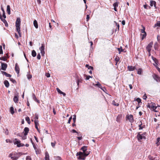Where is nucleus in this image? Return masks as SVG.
<instances>
[{
	"instance_id": "obj_45",
	"label": "nucleus",
	"mask_w": 160,
	"mask_h": 160,
	"mask_svg": "<svg viewBox=\"0 0 160 160\" xmlns=\"http://www.w3.org/2000/svg\"><path fill=\"white\" fill-rule=\"evenodd\" d=\"M37 58L38 59H40L41 58V56L40 54H38L37 56Z\"/></svg>"
},
{
	"instance_id": "obj_51",
	"label": "nucleus",
	"mask_w": 160,
	"mask_h": 160,
	"mask_svg": "<svg viewBox=\"0 0 160 160\" xmlns=\"http://www.w3.org/2000/svg\"><path fill=\"white\" fill-rule=\"evenodd\" d=\"M35 120H37L38 119V115L36 114L35 115Z\"/></svg>"
},
{
	"instance_id": "obj_38",
	"label": "nucleus",
	"mask_w": 160,
	"mask_h": 160,
	"mask_svg": "<svg viewBox=\"0 0 160 160\" xmlns=\"http://www.w3.org/2000/svg\"><path fill=\"white\" fill-rule=\"evenodd\" d=\"M113 6L114 7L116 8L118 6V3L117 2L114 3L113 4Z\"/></svg>"
},
{
	"instance_id": "obj_18",
	"label": "nucleus",
	"mask_w": 160,
	"mask_h": 160,
	"mask_svg": "<svg viewBox=\"0 0 160 160\" xmlns=\"http://www.w3.org/2000/svg\"><path fill=\"white\" fill-rule=\"evenodd\" d=\"M10 111L11 113L12 114H13L14 113V108L13 107V106H11L10 108Z\"/></svg>"
},
{
	"instance_id": "obj_60",
	"label": "nucleus",
	"mask_w": 160,
	"mask_h": 160,
	"mask_svg": "<svg viewBox=\"0 0 160 160\" xmlns=\"http://www.w3.org/2000/svg\"><path fill=\"white\" fill-rule=\"evenodd\" d=\"M156 68L159 72H160V68H158V66H157Z\"/></svg>"
},
{
	"instance_id": "obj_33",
	"label": "nucleus",
	"mask_w": 160,
	"mask_h": 160,
	"mask_svg": "<svg viewBox=\"0 0 160 160\" xmlns=\"http://www.w3.org/2000/svg\"><path fill=\"white\" fill-rule=\"evenodd\" d=\"M148 158L150 160H154L155 159V158L153 157L151 155H149L148 156Z\"/></svg>"
},
{
	"instance_id": "obj_15",
	"label": "nucleus",
	"mask_w": 160,
	"mask_h": 160,
	"mask_svg": "<svg viewBox=\"0 0 160 160\" xmlns=\"http://www.w3.org/2000/svg\"><path fill=\"white\" fill-rule=\"evenodd\" d=\"M153 5L155 7H156V2L154 1H151L150 3V6L151 7H152V6H153Z\"/></svg>"
},
{
	"instance_id": "obj_10",
	"label": "nucleus",
	"mask_w": 160,
	"mask_h": 160,
	"mask_svg": "<svg viewBox=\"0 0 160 160\" xmlns=\"http://www.w3.org/2000/svg\"><path fill=\"white\" fill-rule=\"evenodd\" d=\"M15 69L17 73L18 74L19 72V68L18 66L17 63H16L15 64Z\"/></svg>"
},
{
	"instance_id": "obj_57",
	"label": "nucleus",
	"mask_w": 160,
	"mask_h": 160,
	"mask_svg": "<svg viewBox=\"0 0 160 160\" xmlns=\"http://www.w3.org/2000/svg\"><path fill=\"white\" fill-rule=\"evenodd\" d=\"M142 124H141L140 125H139V129H142L143 127L141 126Z\"/></svg>"
},
{
	"instance_id": "obj_46",
	"label": "nucleus",
	"mask_w": 160,
	"mask_h": 160,
	"mask_svg": "<svg viewBox=\"0 0 160 160\" xmlns=\"http://www.w3.org/2000/svg\"><path fill=\"white\" fill-rule=\"evenodd\" d=\"M136 101L139 103L141 102V100L139 98H137L136 99Z\"/></svg>"
},
{
	"instance_id": "obj_64",
	"label": "nucleus",
	"mask_w": 160,
	"mask_h": 160,
	"mask_svg": "<svg viewBox=\"0 0 160 160\" xmlns=\"http://www.w3.org/2000/svg\"><path fill=\"white\" fill-rule=\"evenodd\" d=\"M129 87L131 89H132V85L131 84H129Z\"/></svg>"
},
{
	"instance_id": "obj_11",
	"label": "nucleus",
	"mask_w": 160,
	"mask_h": 160,
	"mask_svg": "<svg viewBox=\"0 0 160 160\" xmlns=\"http://www.w3.org/2000/svg\"><path fill=\"white\" fill-rule=\"evenodd\" d=\"M137 138L139 140H140L142 139V138H145V137L144 136H143L142 135L140 134H138L137 136Z\"/></svg>"
},
{
	"instance_id": "obj_8",
	"label": "nucleus",
	"mask_w": 160,
	"mask_h": 160,
	"mask_svg": "<svg viewBox=\"0 0 160 160\" xmlns=\"http://www.w3.org/2000/svg\"><path fill=\"white\" fill-rule=\"evenodd\" d=\"M7 68V65L6 63H1V68L3 70H5Z\"/></svg>"
},
{
	"instance_id": "obj_12",
	"label": "nucleus",
	"mask_w": 160,
	"mask_h": 160,
	"mask_svg": "<svg viewBox=\"0 0 160 160\" xmlns=\"http://www.w3.org/2000/svg\"><path fill=\"white\" fill-rule=\"evenodd\" d=\"M29 131V128L27 127H26L24 129V132H25L24 135L25 136H26Z\"/></svg>"
},
{
	"instance_id": "obj_47",
	"label": "nucleus",
	"mask_w": 160,
	"mask_h": 160,
	"mask_svg": "<svg viewBox=\"0 0 160 160\" xmlns=\"http://www.w3.org/2000/svg\"><path fill=\"white\" fill-rule=\"evenodd\" d=\"M45 75L47 78L50 77V74L49 73H46L45 74Z\"/></svg>"
},
{
	"instance_id": "obj_58",
	"label": "nucleus",
	"mask_w": 160,
	"mask_h": 160,
	"mask_svg": "<svg viewBox=\"0 0 160 160\" xmlns=\"http://www.w3.org/2000/svg\"><path fill=\"white\" fill-rule=\"evenodd\" d=\"M156 68L159 72H160V68H158V66H157Z\"/></svg>"
},
{
	"instance_id": "obj_59",
	"label": "nucleus",
	"mask_w": 160,
	"mask_h": 160,
	"mask_svg": "<svg viewBox=\"0 0 160 160\" xmlns=\"http://www.w3.org/2000/svg\"><path fill=\"white\" fill-rule=\"evenodd\" d=\"M156 68L159 72H160V68H158V66H157Z\"/></svg>"
},
{
	"instance_id": "obj_1",
	"label": "nucleus",
	"mask_w": 160,
	"mask_h": 160,
	"mask_svg": "<svg viewBox=\"0 0 160 160\" xmlns=\"http://www.w3.org/2000/svg\"><path fill=\"white\" fill-rule=\"evenodd\" d=\"M87 147L86 146H83L81 148V150L83 151V152H78L77 153L76 155L78 156L77 158L78 159H82L84 160L85 157L88 156L89 153L88 152H86L87 150Z\"/></svg>"
},
{
	"instance_id": "obj_23",
	"label": "nucleus",
	"mask_w": 160,
	"mask_h": 160,
	"mask_svg": "<svg viewBox=\"0 0 160 160\" xmlns=\"http://www.w3.org/2000/svg\"><path fill=\"white\" fill-rule=\"evenodd\" d=\"M112 104L115 106H118L119 104L117 103L115 100H113L112 101Z\"/></svg>"
},
{
	"instance_id": "obj_41",
	"label": "nucleus",
	"mask_w": 160,
	"mask_h": 160,
	"mask_svg": "<svg viewBox=\"0 0 160 160\" xmlns=\"http://www.w3.org/2000/svg\"><path fill=\"white\" fill-rule=\"evenodd\" d=\"M2 48V46H0V54H2L3 53V51Z\"/></svg>"
},
{
	"instance_id": "obj_53",
	"label": "nucleus",
	"mask_w": 160,
	"mask_h": 160,
	"mask_svg": "<svg viewBox=\"0 0 160 160\" xmlns=\"http://www.w3.org/2000/svg\"><path fill=\"white\" fill-rule=\"evenodd\" d=\"M118 50L119 51V53H120V52L121 51H122V49L121 48H118Z\"/></svg>"
},
{
	"instance_id": "obj_44",
	"label": "nucleus",
	"mask_w": 160,
	"mask_h": 160,
	"mask_svg": "<svg viewBox=\"0 0 160 160\" xmlns=\"http://www.w3.org/2000/svg\"><path fill=\"white\" fill-rule=\"evenodd\" d=\"M56 143V142H51V144L52 146L53 147H54L55 146Z\"/></svg>"
},
{
	"instance_id": "obj_6",
	"label": "nucleus",
	"mask_w": 160,
	"mask_h": 160,
	"mask_svg": "<svg viewBox=\"0 0 160 160\" xmlns=\"http://www.w3.org/2000/svg\"><path fill=\"white\" fill-rule=\"evenodd\" d=\"M39 49L41 53L42 56H43L44 54V46L43 44H42V46Z\"/></svg>"
},
{
	"instance_id": "obj_2",
	"label": "nucleus",
	"mask_w": 160,
	"mask_h": 160,
	"mask_svg": "<svg viewBox=\"0 0 160 160\" xmlns=\"http://www.w3.org/2000/svg\"><path fill=\"white\" fill-rule=\"evenodd\" d=\"M21 23V21L20 18H18L17 19L16 22V27L17 31L18 32L19 34L20 37H21V35L20 33V24Z\"/></svg>"
},
{
	"instance_id": "obj_34",
	"label": "nucleus",
	"mask_w": 160,
	"mask_h": 160,
	"mask_svg": "<svg viewBox=\"0 0 160 160\" xmlns=\"http://www.w3.org/2000/svg\"><path fill=\"white\" fill-rule=\"evenodd\" d=\"M157 145H158L160 143V138H158L157 139Z\"/></svg>"
},
{
	"instance_id": "obj_39",
	"label": "nucleus",
	"mask_w": 160,
	"mask_h": 160,
	"mask_svg": "<svg viewBox=\"0 0 160 160\" xmlns=\"http://www.w3.org/2000/svg\"><path fill=\"white\" fill-rule=\"evenodd\" d=\"M73 120L74 123L75 122L76 120V115H73Z\"/></svg>"
},
{
	"instance_id": "obj_5",
	"label": "nucleus",
	"mask_w": 160,
	"mask_h": 160,
	"mask_svg": "<svg viewBox=\"0 0 160 160\" xmlns=\"http://www.w3.org/2000/svg\"><path fill=\"white\" fill-rule=\"evenodd\" d=\"M153 43L152 42H150L147 46L146 48L147 50L149 52V55H150V52L151 50V48L152 47Z\"/></svg>"
},
{
	"instance_id": "obj_30",
	"label": "nucleus",
	"mask_w": 160,
	"mask_h": 160,
	"mask_svg": "<svg viewBox=\"0 0 160 160\" xmlns=\"http://www.w3.org/2000/svg\"><path fill=\"white\" fill-rule=\"evenodd\" d=\"M157 26L160 27V21H158L156 24L154 25V27H156Z\"/></svg>"
},
{
	"instance_id": "obj_9",
	"label": "nucleus",
	"mask_w": 160,
	"mask_h": 160,
	"mask_svg": "<svg viewBox=\"0 0 160 160\" xmlns=\"http://www.w3.org/2000/svg\"><path fill=\"white\" fill-rule=\"evenodd\" d=\"M127 118L129 120V121L130 122H133V117L132 115H128L127 117Z\"/></svg>"
},
{
	"instance_id": "obj_43",
	"label": "nucleus",
	"mask_w": 160,
	"mask_h": 160,
	"mask_svg": "<svg viewBox=\"0 0 160 160\" xmlns=\"http://www.w3.org/2000/svg\"><path fill=\"white\" fill-rule=\"evenodd\" d=\"M85 76L86 77V79L87 80H88L90 78H92V77L90 76L85 75Z\"/></svg>"
},
{
	"instance_id": "obj_62",
	"label": "nucleus",
	"mask_w": 160,
	"mask_h": 160,
	"mask_svg": "<svg viewBox=\"0 0 160 160\" xmlns=\"http://www.w3.org/2000/svg\"><path fill=\"white\" fill-rule=\"evenodd\" d=\"M7 142H10V140L9 139H7L6 140Z\"/></svg>"
},
{
	"instance_id": "obj_50",
	"label": "nucleus",
	"mask_w": 160,
	"mask_h": 160,
	"mask_svg": "<svg viewBox=\"0 0 160 160\" xmlns=\"http://www.w3.org/2000/svg\"><path fill=\"white\" fill-rule=\"evenodd\" d=\"M147 98V97L146 96V94H145L143 95V98L144 99H146Z\"/></svg>"
},
{
	"instance_id": "obj_25",
	"label": "nucleus",
	"mask_w": 160,
	"mask_h": 160,
	"mask_svg": "<svg viewBox=\"0 0 160 160\" xmlns=\"http://www.w3.org/2000/svg\"><path fill=\"white\" fill-rule=\"evenodd\" d=\"M18 98L17 96H15L13 98V101L15 102H18Z\"/></svg>"
},
{
	"instance_id": "obj_24",
	"label": "nucleus",
	"mask_w": 160,
	"mask_h": 160,
	"mask_svg": "<svg viewBox=\"0 0 160 160\" xmlns=\"http://www.w3.org/2000/svg\"><path fill=\"white\" fill-rule=\"evenodd\" d=\"M32 97H33V99L35 101H36V102H38V103H39V101L37 99L36 96H35V95L34 94H33Z\"/></svg>"
},
{
	"instance_id": "obj_32",
	"label": "nucleus",
	"mask_w": 160,
	"mask_h": 160,
	"mask_svg": "<svg viewBox=\"0 0 160 160\" xmlns=\"http://www.w3.org/2000/svg\"><path fill=\"white\" fill-rule=\"evenodd\" d=\"M31 142L32 143V144L33 145V147L34 148L35 150H36V152H37V151H36L37 147H36V146L34 144V143L32 141V140L31 139Z\"/></svg>"
},
{
	"instance_id": "obj_35",
	"label": "nucleus",
	"mask_w": 160,
	"mask_h": 160,
	"mask_svg": "<svg viewBox=\"0 0 160 160\" xmlns=\"http://www.w3.org/2000/svg\"><path fill=\"white\" fill-rule=\"evenodd\" d=\"M142 69L141 68H140L138 69V74H141L142 72Z\"/></svg>"
},
{
	"instance_id": "obj_16",
	"label": "nucleus",
	"mask_w": 160,
	"mask_h": 160,
	"mask_svg": "<svg viewBox=\"0 0 160 160\" xmlns=\"http://www.w3.org/2000/svg\"><path fill=\"white\" fill-rule=\"evenodd\" d=\"M33 25L36 28H38V25L37 21L36 20H34L33 21Z\"/></svg>"
},
{
	"instance_id": "obj_20",
	"label": "nucleus",
	"mask_w": 160,
	"mask_h": 160,
	"mask_svg": "<svg viewBox=\"0 0 160 160\" xmlns=\"http://www.w3.org/2000/svg\"><path fill=\"white\" fill-rule=\"evenodd\" d=\"M45 160H49V156L47 152H46L45 153Z\"/></svg>"
},
{
	"instance_id": "obj_52",
	"label": "nucleus",
	"mask_w": 160,
	"mask_h": 160,
	"mask_svg": "<svg viewBox=\"0 0 160 160\" xmlns=\"http://www.w3.org/2000/svg\"><path fill=\"white\" fill-rule=\"evenodd\" d=\"M119 58L118 57H116L115 58V60L117 62H118L119 61Z\"/></svg>"
},
{
	"instance_id": "obj_55",
	"label": "nucleus",
	"mask_w": 160,
	"mask_h": 160,
	"mask_svg": "<svg viewBox=\"0 0 160 160\" xmlns=\"http://www.w3.org/2000/svg\"><path fill=\"white\" fill-rule=\"evenodd\" d=\"M86 19L87 20V21H88V20L89 19V15H87Z\"/></svg>"
},
{
	"instance_id": "obj_14",
	"label": "nucleus",
	"mask_w": 160,
	"mask_h": 160,
	"mask_svg": "<svg viewBox=\"0 0 160 160\" xmlns=\"http://www.w3.org/2000/svg\"><path fill=\"white\" fill-rule=\"evenodd\" d=\"M57 90L58 92L60 94H62L64 96H65L66 95L65 93L62 92L58 88H57Z\"/></svg>"
},
{
	"instance_id": "obj_28",
	"label": "nucleus",
	"mask_w": 160,
	"mask_h": 160,
	"mask_svg": "<svg viewBox=\"0 0 160 160\" xmlns=\"http://www.w3.org/2000/svg\"><path fill=\"white\" fill-rule=\"evenodd\" d=\"M142 27L143 28V29H141V32L142 33H146V32L145 31V28L142 25Z\"/></svg>"
},
{
	"instance_id": "obj_13",
	"label": "nucleus",
	"mask_w": 160,
	"mask_h": 160,
	"mask_svg": "<svg viewBox=\"0 0 160 160\" xmlns=\"http://www.w3.org/2000/svg\"><path fill=\"white\" fill-rule=\"evenodd\" d=\"M128 68L129 70L130 71H132L136 69L135 67L132 66H128Z\"/></svg>"
},
{
	"instance_id": "obj_21",
	"label": "nucleus",
	"mask_w": 160,
	"mask_h": 160,
	"mask_svg": "<svg viewBox=\"0 0 160 160\" xmlns=\"http://www.w3.org/2000/svg\"><path fill=\"white\" fill-rule=\"evenodd\" d=\"M2 73L8 77H10L11 76L10 74L7 73L5 72H2Z\"/></svg>"
},
{
	"instance_id": "obj_42",
	"label": "nucleus",
	"mask_w": 160,
	"mask_h": 160,
	"mask_svg": "<svg viewBox=\"0 0 160 160\" xmlns=\"http://www.w3.org/2000/svg\"><path fill=\"white\" fill-rule=\"evenodd\" d=\"M26 160H32L31 157H30L29 156H28L26 157Z\"/></svg>"
},
{
	"instance_id": "obj_48",
	"label": "nucleus",
	"mask_w": 160,
	"mask_h": 160,
	"mask_svg": "<svg viewBox=\"0 0 160 160\" xmlns=\"http://www.w3.org/2000/svg\"><path fill=\"white\" fill-rule=\"evenodd\" d=\"M72 119V117H71L69 118V120H68V123H70V122H71V120Z\"/></svg>"
},
{
	"instance_id": "obj_22",
	"label": "nucleus",
	"mask_w": 160,
	"mask_h": 160,
	"mask_svg": "<svg viewBox=\"0 0 160 160\" xmlns=\"http://www.w3.org/2000/svg\"><path fill=\"white\" fill-rule=\"evenodd\" d=\"M4 84L6 87L8 88L9 86V84L8 81L5 80L4 81Z\"/></svg>"
},
{
	"instance_id": "obj_36",
	"label": "nucleus",
	"mask_w": 160,
	"mask_h": 160,
	"mask_svg": "<svg viewBox=\"0 0 160 160\" xmlns=\"http://www.w3.org/2000/svg\"><path fill=\"white\" fill-rule=\"evenodd\" d=\"M18 157H11V159L12 160H16L18 159Z\"/></svg>"
},
{
	"instance_id": "obj_4",
	"label": "nucleus",
	"mask_w": 160,
	"mask_h": 160,
	"mask_svg": "<svg viewBox=\"0 0 160 160\" xmlns=\"http://www.w3.org/2000/svg\"><path fill=\"white\" fill-rule=\"evenodd\" d=\"M14 143L15 144H17L18 147H21L24 146V144L21 143L19 140L16 138L13 141Z\"/></svg>"
},
{
	"instance_id": "obj_7",
	"label": "nucleus",
	"mask_w": 160,
	"mask_h": 160,
	"mask_svg": "<svg viewBox=\"0 0 160 160\" xmlns=\"http://www.w3.org/2000/svg\"><path fill=\"white\" fill-rule=\"evenodd\" d=\"M2 17L4 18H3L1 16V15H0V18L1 19V20L4 23H5L6 22V20L5 19V18H6V16L5 14V12H4L2 13Z\"/></svg>"
},
{
	"instance_id": "obj_31",
	"label": "nucleus",
	"mask_w": 160,
	"mask_h": 160,
	"mask_svg": "<svg viewBox=\"0 0 160 160\" xmlns=\"http://www.w3.org/2000/svg\"><path fill=\"white\" fill-rule=\"evenodd\" d=\"M25 120L28 122V124H30V119L28 117H27L26 118Z\"/></svg>"
},
{
	"instance_id": "obj_63",
	"label": "nucleus",
	"mask_w": 160,
	"mask_h": 160,
	"mask_svg": "<svg viewBox=\"0 0 160 160\" xmlns=\"http://www.w3.org/2000/svg\"><path fill=\"white\" fill-rule=\"evenodd\" d=\"M93 67L92 66H89L88 68V69H93Z\"/></svg>"
},
{
	"instance_id": "obj_40",
	"label": "nucleus",
	"mask_w": 160,
	"mask_h": 160,
	"mask_svg": "<svg viewBox=\"0 0 160 160\" xmlns=\"http://www.w3.org/2000/svg\"><path fill=\"white\" fill-rule=\"evenodd\" d=\"M95 85L97 86H98V87H99L100 88H101V85L100 84L99 82H98Z\"/></svg>"
},
{
	"instance_id": "obj_29",
	"label": "nucleus",
	"mask_w": 160,
	"mask_h": 160,
	"mask_svg": "<svg viewBox=\"0 0 160 160\" xmlns=\"http://www.w3.org/2000/svg\"><path fill=\"white\" fill-rule=\"evenodd\" d=\"M153 60L155 61V63L153 64V65L156 68L157 66V62L156 60V58H154V59H153Z\"/></svg>"
},
{
	"instance_id": "obj_3",
	"label": "nucleus",
	"mask_w": 160,
	"mask_h": 160,
	"mask_svg": "<svg viewBox=\"0 0 160 160\" xmlns=\"http://www.w3.org/2000/svg\"><path fill=\"white\" fill-rule=\"evenodd\" d=\"M148 107L155 112H157L156 110L157 107L155 106V104L154 103H151L149 104H148Z\"/></svg>"
},
{
	"instance_id": "obj_54",
	"label": "nucleus",
	"mask_w": 160,
	"mask_h": 160,
	"mask_svg": "<svg viewBox=\"0 0 160 160\" xmlns=\"http://www.w3.org/2000/svg\"><path fill=\"white\" fill-rule=\"evenodd\" d=\"M114 22H115L116 24V25L117 26V27L118 28V29H119V25L116 22L114 21Z\"/></svg>"
},
{
	"instance_id": "obj_19",
	"label": "nucleus",
	"mask_w": 160,
	"mask_h": 160,
	"mask_svg": "<svg viewBox=\"0 0 160 160\" xmlns=\"http://www.w3.org/2000/svg\"><path fill=\"white\" fill-rule=\"evenodd\" d=\"M153 78L155 80L157 81H159V77L157 75L155 74L153 76Z\"/></svg>"
},
{
	"instance_id": "obj_37",
	"label": "nucleus",
	"mask_w": 160,
	"mask_h": 160,
	"mask_svg": "<svg viewBox=\"0 0 160 160\" xmlns=\"http://www.w3.org/2000/svg\"><path fill=\"white\" fill-rule=\"evenodd\" d=\"M38 122V121L37 120H34V123H35V125H38L39 124Z\"/></svg>"
},
{
	"instance_id": "obj_56",
	"label": "nucleus",
	"mask_w": 160,
	"mask_h": 160,
	"mask_svg": "<svg viewBox=\"0 0 160 160\" xmlns=\"http://www.w3.org/2000/svg\"><path fill=\"white\" fill-rule=\"evenodd\" d=\"M122 23L123 25H124L125 24V21L124 20H123L122 22Z\"/></svg>"
},
{
	"instance_id": "obj_27",
	"label": "nucleus",
	"mask_w": 160,
	"mask_h": 160,
	"mask_svg": "<svg viewBox=\"0 0 160 160\" xmlns=\"http://www.w3.org/2000/svg\"><path fill=\"white\" fill-rule=\"evenodd\" d=\"M32 55L33 57H35L36 55V53L35 51L34 50H33L32 52Z\"/></svg>"
},
{
	"instance_id": "obj_17",
	"label": "nucleus",
	"mask_w": 160,
	"mask_h": 160,
	"mask_svg": "<svg viewBox=\"0 0 160 160\" xmlns=\"http://www.w3.org/2000/svg\"><path fill=\"white\" fill-rule=\"evenodd\" d=\"M7 12L9 15L10 14V6L9 5H8L7 6Z\"/></svg>"
},
{
	"instance_id": "obj_61",
	"label": "nucleus",
	"mask_w": 160,
	"mask_h": 160,
	"mask_svg": "<svg viewBox=\"0 0 160 160\" xmlns=\"http://www.w3.org/2000/svg\"><path fill=\"white\" fill-rule=\"evenodd\" d=\"M53 112L54 114L55 115L56 114V112L55 111V108H53Z\"/></svg>"
},
{
	"instance_id": "obj_49",
	"label": "nucleus",
	"mask_w": 160,
	"mask_h": 160,
	"mask_svg": "<svg viewBox=\"0 0 160 160\" xmlns=\"http://www.w3.org/2000/svg\"><path fill=\"white\" fill-rule=\"evenodd\" d=\"M28 78V79H30L32 78V76L30 75H27Z\"/></svg>"
},
{
	"instance_id": "obj_26",
	"label": "nucleus",
	"mask_w": 160,
	"mask_h": 160,
	"mask_svg": "<svg viewBox=\"0 0 160 160\" xmlns=\"http://www.w3.org/2000/svg\"><path fill=\"white\" fill-rule=\"evenodd\" d=\"M141 35L142 37V40H143L146 37V33H142Z\"/></svg>"
}]
</instances>
